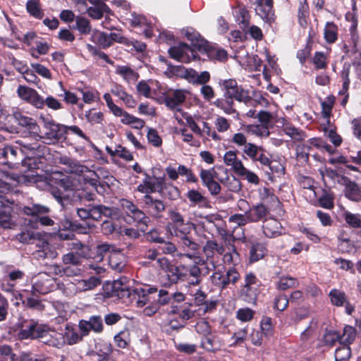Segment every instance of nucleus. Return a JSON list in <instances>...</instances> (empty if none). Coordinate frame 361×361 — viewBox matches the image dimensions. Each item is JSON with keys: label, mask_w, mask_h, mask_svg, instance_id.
Listing matches in <instances>:
<instances>
[{"label": "nucleus", "mask_w": 361, "mask_h": 361, "mask_svg": "<svg viewBox=\"0 0 361 361\" xmlns=\"http://www.w3.org/2000/svg\"><path fill=\"white\" fill-rule=\"evenodd\" d=\"M218 85L223 92V97L217 98L212 105L223 110L226 114L231 115L236 112L234 100L246 104L252 100L249 91L242 85H238L235 79H220Z\"/></svg>", "instance_id": "1"}, {"label": "nucleus", "mask_w": 361, "mask_h": 361, "mask_svg": "<svg viewBox=\"0 0 361 361\" xmlns=\"http://www.w3.org/2000/svg\"><path fill=\"white\" fill-rule=\"evenodd\" d=\"M20 148L13 146H6L0 151V158H4L3 164L8 165L9 168H14L20 164L19 160L23 163L25 159L29 161L43 157L49 149L44 145L37 142L26 143L23 141H18ZM35 164V161H33Z\"/></svg>", "instance_id": "2"}, {"label": "nucleus", "mask_w": 361, "mask_h": 361, "mask_svg": "<svg viewBox=\"0 0 361 361\" xmlns=\"http://www.w3.org/2000/svg\"><path fill=\"white\" fill-rule=\"evenodd\" d=\"M114 285L113 293L109 296L116 295L124 303L132 302L135 300L137 307H142L151 302L152 295L157 293L156 287L145 286L135 288L116 287Z\"/></svg>", "instance_id": "3"}, {"label": "nucleus", "mask_w": 361, "mask_h": 361, "mask_svg": "<svg viewBox=\"0 0 361 361\" xmlns=\"http://www.w3.org/2000/svg\"><path fill=\"white\" fill-rule=\"evenodd\" d=\"M47 189L55 200L64 207L70 200L69 192L74 190V183L68 176L57 173L48 179Z\"/></svg>", "instance_id": "4"}, {"label": "nucleus", "mask_w": 361, "mask_h": 361, "mask_svg": "<svg viewBox=\"0 0 361 361\" xmlns=\"http://www.w3.org/2000/svg\"><path fill=\"white\" fill-rule=\"evenodd\" d=\"M215 264L200 259L192 264L182 265V281L190 286H198L203 278L215 269Z\"/></svg>", "instance_id": "5"}, {"label": "nucleus", "mask_w": 361, "mask_h": 361, "mask_svg": "<svg viewBox=\"0 0 361 361\" xmlns=\"http://www.w3.org/2000/svg\"><path fill=\"white\" fill-rule=\"evenodd\" d=\"M42 123V130L37 138L45 140L48 145L63 141L67 138V128L66 125L56 123L51 118L40 116Z\"/></svg>", "instance_id": "6"}, {"label": "nucleus", "mask_w": 361, "mask_h": 361, "mask_svg": "<svg viewBox=\"0 0 361 361\" xmlns=\"http://www.w3.org/2000/svg\"><path fill=\"white\" fill-rule=\"evenodd\" d=\"M262 286V282L255 274L252 271L245 273L238 290L240 298L247 303L255 305L261 293Z\"/></svg>", "instance_id": "7"}, {"label": "nucleus", "mask_w": 361, "mask_h": 361, "mask_svg": "<svg viewBox=\"0 0 361 361\" xmlns=\"http://www.w3.org/2000/svg\"><path fill=\"white\" fill-rule=\"evenodd\" d=\"M195 229V224L190 221H184L176 226H171L170 231L172 235L179 239V243L184 250L195 253L200 245L192 237V231Z\"/></svg>", "instance_id": "8"}, {"label": "nucleus", "mask_w": 361, "mask_h": 361, "mask_svg": "<svg viewBox=\"0 0 361 361\" xmlns=\"http://www.w3.org/2000/svg\"><path fill=\"white\" fill-rule=\"evenodd\" d=\"M116 209L102 204L89 203L85 207L78 208V216L82 220L92 219L100 221L102 217H111L116 215Z\"/></svg>", "instance_id": "9"}, {"label": "nucleus", "mask_w": 361, "mask_h": 361, "mask_svg": "<svg viewBox=\"0 0 361 361\" xmlns=\"http://www.w3.org/2000/svg\"><path fill=\"white\" fill-rule=\"evenodd\" d=\"M12 187L5 182H0V226L10 228L11 220L12 204L14 201L10 200L6 192L11 191Z\"/></svg>", "instance_id": "10"}, {"label": "nucleus", "mask_w": 361, "mask_h": 361, "mask_svg": "<svg viewBox=\"0 0 361 361\" xmlns=\"http://www.w3.org/2000/svg\"><path fill=\"white\" fill-rule=\"evenodd\" d=\"M23 212L32 218V227L38 228V225L49 226L54 224V221L48 216L50 209L46 206L33 204L30 206H25Z\"/></svg>", "instance_id": "11"}, {"label": "nucleus", "mask_w": 361, "mask_h": 361, "mask_svg": "<svg viewBox=\"0 0 361 361\" xmlns=\"http://www.w3.org/2000/svg\"><path fill=\"white\" fill-rule=\"evenodd\" d=\"M230 142L242 150V157L252 161L262 150V146L247 142V137L243 133H234Z\"/></svg>", "instance_id": "12"}, {"label": "nucleus", "mask_w": 361, "mask_h": 361, "mask_svg": "<svg viewBox=\"0 0 361 361\" xmlns=\"http://www.w3.org/2000/svg\"><path fill=\"white\" fill-rule=\"evenodd\" d=\"M45 324L39 323L36 319H21L18 323V338L20 340H37Z\"/></svg>", "instance_id": "13"}, {"label": "nucleus", "mask_w": 361, "mask_h": 361, "mask_svg": "<svg viewBox=\"0 0 361 361\" xmlns=\"http://www.w3.org/2000/svg\"><path fill=\"white\" fill-rule=\"evenodd\" d=\"M189 91L185 89H169L162 97L163 103L171 111L181 112Z\"/></svg>", "instance_id": "14"}, {"label": "nucleus", "mask_w": 361, "mask_h": 361, "mask_svg": "<svg viewBox=\"0 0 361 361\" xmlns=\"http://www.w3.org/2000/svg\"><path fill=\"white\" fill-rule=\"evenodd\" d=\"M141 203L145 212L149 216L156 219L163 218V213L166 207L163 200L154 198L149 194H145L141 199Z\"/></svg>", "instance_id": "15"}, {"label": "nucleus", "mask_w": 361, "mask_h": 361, "mask_svg": "<svg viewBox=\"0 0 361 361\" xmlns=\"http://www.w3.org/2000/svg\"><path fill=\"white\" fill-rule=\"evenodd\" d=\"M158 262L167 279V281L164 282L165 286H171L172 284L182 281V265L176 266L165 257L158 258Z\"/></svg>", "instance_id": "16"}, {"label": "nucleus", "mask_w": 361, "mask_h": 361, "mask_svg": "<svg viewBox=\"0 0 361 361\" xmlns=\"http://www.w3.org/2000/svg\"><path fill=\"white\" fill-rule=\"evenodd\" d=\"M6 118L8 121H14L18 126L25 128L36 139L37 135H39L40 128L36 121L22 111H16L8 115Z\"/></svg>", "instance_id": "17"}, {"label": "nucleus", "mask_w": 361, "mask_h": 361, "mask_svg": "<svg viewBox=\"0 0 361 361\" xmlns=\"http://www.w3.org/2000/svg\"><path fill=\"white\" fill-rule=\"evenodd\" d=\"M44 327L37 340L49 347L62 348L64 345L63 334L58 332L54 329H51L48 324H45Z\"/></svg>", "instance_id": "18"}, {"label": "nucleus", "mask_w": 361, "mask_h": 361, "mask_svg": "<svg viewBox=\"0 0 361 361\" xmlns=\"http://www.w3.org/2000/svg\"><path fill=\"white\" fill-rule=\"evenodd\" d=\"M121 206L126 215L131 218L134 222L147 226L150 221L149 216L143 210L140 209L133 202L126 199H121Z\"/></svg>", "instance_id": "19"}, {"label": "nucleus", "mask_w": 361, "mask_h": 361, "mask_svg": "<svg viewBox=\"0 0 361 361\" xmlns=\"http://www.w3.org/2000/svg\"><path fill=\"white\" fill-rule=\"evenodd\" d=\"M55 279L47 273H39L32 279V290L45 295L54 290Z\"/></svg>", "instance_id": "20"}, {"label": "nucleus", "mask_w": 361, "mask_h": 361, "mask_svg": "<svg viewBox=\"0 0 361 361\" xmlns=\"http://www.w3.org/2000/svg\"><path fill=\"white\" fill-rule=\"evenodd\" d=\"M85 169L87 173L83 176L85 182L92 186L99 195H104L108 193L110 186L106 181L101 178L99 173H102V170L91 171L86 167Z\"/></svg>", "instance_id": "21"}, {"label": "nucleus", "mask_w": 361, "mask_h": 361, "mask_svg": "<svg viewBox=\"0 0 361 361\" xmlns=\"http://www.w3.org/2000/svg\"><path fill=\"white\" fill-rule=\"evenodd\" d=\"M64 267L59 269L60 273L72 276H76L80 272V269L77 267L81 264L82 258L78 253L68 252L62 257Z\"/></svg>", "instance_id": "22"}, {"label": "nucleus", "mask_w": 361, "mask_h": 361, "mask_svg": "<svg viewBox=\"0 0 361 361\" xmlns=\"http://www.w3.org/2000/svg\"><path fill=\"white\" fill-rule=\"evenodd\" d=\"M329 298L332 305L336 307H345V312L352 315L355 312V305L350 302L348 295L340 289L332 288L329 293Z\"/></svg>", "instance_id": "23"}, {"label": "nucleus", "mask_w": 361, "mask_h": 361, "mask_svg": "<svg viewBox=\"0 0 361 361\" xmlns=\"http://www.w3.org/2000/svg\"><path fill=\"white\" fill-rule=\"evenodd\" d=\"M255 11L265 23L271 25L276 20L274 0H257Z\"/></svg>", "instance_id": "24"}, {"label": "nucleus", "mask_w": 361, "mask_h": 361, "mask_svg": "<svg viewBox=\"0 0 361 361\" xmlns=\"http://www.w3.org/2000/svg\"><path fill=\"white\" fill-rule=\"evenodd\" d=\"M341 185L343 186V195L348 200L354 202H361V187L357 183L347 176Z\"/></svg>", "instance_id": "25"}, {"label": "nucleus", "mask_w": 361, "mask_h": 361, "mask_svg": "<svg viewBox=\"0 0 361 361\" xmlns=\"http://www.w3.org/2000/svg\"><path fill=\"white\" fill-rule=\"evenodd\" d=\"M208 224H213L216 227L217 233L224 241H228L231 238H235L233 233L230 232L226 228V222L221 219L220 215H208L205 216Z\"/></svg>", "instance_id": "26"}, {"label": "nucleus", "mask_w": 361, "mask_h": 361, "mask_svg": "<svg viewBox=\"0 0 361 361\" xmlns=\"http://www.w3.org/2000/svg\"><path fill=\"white\" fill-rule=\"evenodd\" d=\"M200 52L205 54L211 61L224 62L228 59V52L224 49L212 45L208 41L206 42Z\"/></svg>", "instance_id": "27"}, {"label": "nucleus", "mask_w": 361, "mask_h": 361, "mask_svg": "<svg viewBox=\"0 0 361 361\" xmlns=\"http://www.w3.org/2000/svg\"><path fill=\"white\" fill-rule=\"evenodd\" d=\"M282 226L280 221L273 217L265 219L263 221V233L267 238H276L282 234Z\"/></svg>", "instance_id": "28"}, {"label": "nucleus", "mask_w": 361, "mask_h": 361, "mask_svg": "<svg viewBox=\"0 0 361 361\" xmlns=\"http://www.w3.org/2000/svg\"><path fill=\"white\" fill-rule=\"evenodd\" d=\"M94 349L92 355H97L98 361H109L114 350L111 343L104 339H99L95 343Z\"/></svg>", "instance_id": "29"}, {"label": "nucleus", "mask_w": 361, "mask_h": 361, "mask_svg": "<svg viewBox=\"0 0 361 361\" xmlns=\"http://www.w3.org/2000/svg\"><path fill=\"white\" fill-rule=\"evenodd\" d=\"M202 251L206 257L204 261L208 262H212L215 264L214 261V254L216 253L219 255H223L225 252V247L222 244L218 243L216 240H208L203 246Z\"/></svg>", "instance_id": "30"}, {"label": "nucleus", "mask_w": 361, "mask_h": 361, "mask_svg": "<svg viewBox=\"0 0 361 361\" xmlns=\"http://www.w3.org/2000/svg\"><path fill=\"white\" fill-rule=\"evenodd\" d=\"M338 164H345L346 168L354 172L361 173V149L356 152L355 155L349 157L341 155L336 157Z\"/></svg>", "instance_id": "31"}, {"label": "nucleus", "mask_w": 361, "mask_h": 361, "mask_svg": "<svg viewBox=\"0 0 361 361\" xmlns=\"http://www.w3.org/2000/svg\"><path fill=\"white\" fill-rule=\"evenodd\" d=\"M233 15L240 27L246 30L249 27L250 15L245 5L238 4L233 8Z\"/></svg>", "instance_id": "32"}, {"label": "nucleus", "mask_w": 361, "mask_h": 361, "mask_svg": "<svg viewBox=\"0 0 361 361\" xmlns=\"http://www.w3.org/2000/svg\"><path fill=\"white\" fill-rule=\"evenodd\" d=\"M250 262L254 263L262 259L267 254L266 244L257 240H249Z\"/></svg>", "instance_id": "33"}, {"label": "nucleus", "mask_w": 361, "mask_h": 361, "mask_svg": "<svg viewBox=\"0 0 361 361\" xmlns=\"http://www.w3.org/2000/svg\"><path fill=\"white\" fill-rule=\"evenodd\" d=\"M269 209L262 203L257 204L246 211L249 222L255 223L262 220L269 214Z\"/></svg>", "instance_id": "34"}, {"label": "nucleus", "mask_w": 361, "mask_h": 361, "mask_svg": "<svg viewBox=\"0 0 361 361\" xmlns=\"http://www.w3.org/2000/svg\"><path fill=\"white\" fill-rule=\"evenodd\" d=\"M319 171L326 187H328V185L325 180V178H328L334 185L337 183L340 185H341L343 182L347 178L346 176L341 174L336 170L329 167H324L323 169H321Z\"/></svg>", "instance_id": "35"}, {"label": "nucleus", "mask_w": 361, "mask_h": 361, "mask_svg": "<svg viewBox=\"0 0 361 361\" xmlns=\"http://www.w3.org/2000/svg\"><path fill=\"white\" fill-rule=\"evenodd\" d=\"M117 216V212L116 215L112 216L111 217H106L107 219L104 220L100 226L101 233L104 235H110L114 234H118L121 233V226L119 225L117 220L114 219V217Z\"/></svg>", "instance_id": "36"}, {"label": "nucleus", "mask_w": 361, "mask_h": 361, "mask_svg": "<svg viewBox=\"0 0 361 361\" xmlns=\"http://www.w3.org/2000/svg\"><path fill=\"white\" fill-rule=\"evenodd\" d=\"M35 293L32 290L30 295H23L19 293L22 304L25 308L42 311L44 310V305L37 296H35Z\"/></svg>", "instance_id": "37"}, {"label": "nucleus", "mask_w": 361, "mask_h": 361, "mask_svg": "<svg viewBox=\"0 0 361 361\" xmlns=\"http://www.w3.org/2000/svg\"><path fill=\"white\" fill-rule=\"evenodd\" d=\"M343 218L350 228L357 230V235L361 237V214L345 210L343 213Z\"/></svg>", "instance_id": "38"}, {"label": "nucleus", "mask_w": 361, "mask_h": 361, "mask_svg": "<svg viewBox=\"0 0 361 361\" xmlns=\"http://www.w3.org/2000/svg\"><path fill=\"white\" fill-rule=\"evenodd\" d=\"M268 169V170H266L268 178L271 181L275 177H281L284 175L286 170L281 163L272 160L271 158L270 159V164L267 165L265 169Z\"/></svg>", "instance_id": "39"}, {"label": "nucleus", "mask_w": 361, "mask_h": 361, "mask_svg": "<svg viewBox=\"0 0 361 361\" xmlns=\"http://www.w3.org/2000/svg\"><path fill=\"white\" fill-rule=\"evenodd\" d=\"M63 336L64 338V345L67 343L69 345H73L78 343L83 339L80 333L78 332L77 329L69 325H66V331Z\"/></svg>", "instance_id": "40"}, {"label": "nucleus", "mask_w": 361, "mask_h": 361, "mask_svg": "<svg viewBox=\"0 0 361 361\" xmlns=\"http://www.w3.org/2000/svg\"><path fill=\"white\" fill-rule=\"evenodd\" d=\"M91 40L102 49H107L111 46L109 35L105 32L94 31L91 35Z\"/></svg>", "instance_id": "41"}, {"label": "nucleus", "mask_w": 361, "mask_h": 361, "mask_svg": "<svg viewBox=\"0 0 361 361\" xmlns=\"http://www.w3.org/2000/svg\"><path fill=\"white\" fill-rule=\"evenodd\" d=\"M115 73L121 75L127 82H135L139 78V74L127 66H117Z\"/></svg>", "instance_id": "42"}, {"label": "nucleus", "mask_w": 361, "mask_h": 361, "mask_svg": "<svg viewBox=\"0 0 361 361\" xmlns=\"http://www.w3.org/2000/svg\"><path fill=\"white\" fill-rule=\"evenodd\" d=\"M237 150H229L227 151L224 156V161L228 166H231L233 171L236 173L239 169L240 165H243V163L240 159L237 157Z\"/></svg>", "instance_id": "43"}, {"label": "nucleus", "mask_w": 361, "mask_h": 361, "mask_svg": "<svg viewBox=\"0 0 361 361\" xmlns=\"http://www.w3.org/2000/svg\"><path fill=\"white\" fill-rule=\"evenodd\" d=\"M121 117H122L121 119L122 123L131 125L133 128L140 130L145 126V122L144 120L137 118L124 110Z\"/></svg>", "instance_id": "44"}, {"label": "nucleus", "mask_w": 361, "mask_h": 361, "mask_svg": "<svg viewBox=\"0 0 361 361\" xmlns=\"http://www.w3.org/2000/svg\"><path fill=\"white\" fill-rule=\"evenodd\" d=\"M159 193L164 198L169 200H177L180 197V191L178 187L175 186L173 183H168L164 188L159 190Z\"/></svg>", "instance_id": "45"}, {"label": "nucleus", "mask_w": 361, "mask_h": 361, "mask_svg": "<svg viewBox=\"0 0 361 361\" xmlns=\"http://www.w3.org/2000/svg\"><path fill=\"white\" fill-rule=\"evenodd\" d=\"M313 46V39L310 35L307 37L305 46L297 51L296 57L299 60L301 65H304L310 57Z\"/></svg>", "instance_id": "46"}, {"label": "nucleus", "mask_w": 361, "mask_h": 361, "mask_svg": "<svg viewBox=\"0 0 361 361\" xmlns=\"http://www.w3.org/2000/svg\"><path fill=\"white\" fill-rule=\"evenodd\" d=\"M186 38L191 42V45L195 49L198 51L203 48V46L206 44L207 40L204 39L195 30H187L185 33Z\"/></svg>", "instance_id": "47"}, {"label": "nucleus", "mask_w": 361, "mask_h": 361, "mask_svg": "<svg viewBox=\"0 0 361 361\" xmlns=\"http://www.w3.org/2000/svg\"><path fill=\"white\" fill-rule=\"evenodd\" d=\"M188 50H190V46L185 42H181L178 46L171 47L168 53L171 59L181 61L185 51Z\"/></svg>", "instance_id": "48"}, {"label": "nucleus", "mask_w": 361, "mask_h": 361, "mask_svg": "<svg viewBox=\"0 0 361 361\" xmlns=\"http://www.w3.org/2000/svg\"><path fill=\"white\" fill-rule=\"evenodd\" d=\"M338 26L334 22H327L324 30V37L329 44L334 43L338 39Z\"/></svg>", "instance_id": "49"}, {"label": "nucleus", "mask_w": 361, "mask_h": 361, "mask_svg": "<svg viewBox=\"0 0 361 361\" xmlns=\"http://www.w3.org/2000/svg\"><path fill=\"white\" fill-rule=\"evenodd\" d=\"M66 128H67V133L68 131H71L73 134L78 136L79 137L85 140V141H87L88 143H90V146L92 147V148L99 154V155H101L102 154V151L92 142V141L91 140L90 137L89 136H87L83 131L78 126L76 125H73V126H66Z\"/></svg>", "instance_id": "50"}, {"label": "nucleus", "mask_w": 361, "mask_h": 361, "mask_svg": "<svg viewBox=\"0 0 361 361\" xmlns=\"http://www.w3.org/2000/svg\"><path fill=\"white\" fill-rule=\"evenodd\" d=\"M27 13L37 19H42L44 12L40 7L39 0H28L26 3Z\"/></svg>", "instance_id": "51"}, {"label": "nucleus", "mask_w": 361, "mask_h": 361, "mask_svg": "<svg viewBox=\"0 0 361 361\" xmlns=\"http://www.w3.org/2000/svg\"><path fill=\"white\" fill-rule=\"evenodd\" d=\"M87 12L91 18L98 20L103 17L104 13H109L110 8L106 4H99L89 7Z\"/></svg>", "instance_id": "52"}, {"label": "nucleus", "mask_w": 361, "mask_h": 361, "mask_svg": "<svg viewBox=\"0 0 361 361\" xmlns=\"http://www.w3.org/2000/svg\"><path fill=\"white\" fill-rule=\"evenodd\" d=\"M81 35H87L91 32V25L90 20L82 16H77L75 18V25L73 27Z\"/></svg>", "instance_id": "53"}, {"label": "nucleus", "mask_w": 361, "mask_h": 361, "mask_svg": "<svg viewBox=\"0 0 361 361\" xmlns=\"http://www.w3.org/2000/svg\"><path fill=\"white\" fill-rule=\"evenodd\" d=\"M240 274L235 267H230L225 271L226 289L230 284L235 286L240 280Z\"/></svg>", "instance_id": "54"}, {"label": "nucleus", "mask_w": 361, "mask_h": 361, "mask_svg": "<svg viewBox=\"0 0 361 361\" xmlns=\"http://www.w3.org/2000/svg\"><path fill=\"white\" fill-rule=\"evenodd\" d=\"M239 166L240 169L235 173L236 174L246 179L250 183L254 185H258L259 183V178L255 173L245 168L244 164Z\"/></svg>", "instance_id": "55"}, {"label": "nucleus", "mask_w": 361, "mask_h": 361, "mask_svg": "<svg viewBox=\"0 0 361 361\" xmlns=\"http://www.w3.org/2000/svg\"><path fill=\"white\" fill-rule=\"evenodd\" d=\"M356 336V329L351 326L347 325L343 329V334L341 335V343L349 345L355 341Z\"/></svg>", "instance_id": "56"}, {"label": "nucleus", "mask_w": 361, "mask_h": 361, "mask_svg": "<svg viewBox=\"0 0 361 361\" xmlns=\"http://www.w3.org/2000/svg\"><path fill=\"white\" fill-rule=\"evenodd\" d=\"M185 196L188 199L190 206H200L207 202V198L195 189L188 190Z\"/></svg>", "instance_id": "57"}, {"label": "nucleus", "mask_w": 361, "mask_h": 361, "mask_svg": "<svg viewBox=\"0 0 361 361\" xmlns=\"http://www.w3.org/2000/svg\"><path fill=\"white\" fill-rule=\"evenodd\" d=\"M216 175H217V173L214 168L210 169H202L200 172V177L202 185L206 188L209 187L215 180Z\"/></svg>", "instance_id": "58"}, {"label": "nucleus", "mask_w": 361, "mask_h": 361, "mask_svg": "<svg viewBox=\"0 0 361 361\" xmlns=\"http://www.w3.org/2000/svg\"><path fill=\"white\" fill-rule=\"evenodd\" d=\"M77 90L82 94V100L86 104H91L99 99V92L97 90H90V87H78Z\"/></svg>", "instance_id": "59"}, {"label": "nucleus", "mask_w": 361, "mask_h": 361, "mask_svg": "<svg viewBox=\"0 0 361 361\" xmlns=\"http://www.w3.org/2000/svg\"><path fill=\"white\" fill-rule=\"evenodd\" d=\"M336 361H348L351 356V348L348 345L340 343V346L335 351Z\"/></svg>", "instance_id": "60"}, {"label": "nucleus", "mask_w": 361, "mask_h": 361, "mask_svg": "<svg viewBox=\"0 0 361 361\" xmlns=\"http://www.w3.org/2000/svg\"><path fill=\"white\" fill-rule=\"evenodd\" d=\"M260 326L262 334L267 338H270L274 336V327L272 324V319L270 317H263L260 322Z\"/></svg>", "instance_id": "61"}, {"label": "nucleus", "mask_w": 361, "mask_h": 361, "mask_svg": "<svg viewBox=\"0 0 361 361\" xmlns=\"http://www.w3.org/2000/svg\"><path fill=\"white\" fill-rule=\"evenodd\" d=\"M114 341L120 348H126L130 342V332L128 331H121L114 337Z\"/></svg>", "instance_id": "62"}, {"label": "nucleus", "mask_w": 361, "mask_h": 361, "mask_svg": "<svg viewBox=\"0 0 361 361\" xmlns=\"http://www.w3.org/2000/svg\"><path fill=\"white\" fill-rule=\"evenodd\" d=\"M312 63L317 70L326 69L328 66L326 55L322 51H316L312 58Z\"/></svg>", "instance_id": "63"}, {"label": "nucleus", "mask_w": 361, "mask_h": 361, "mask_svg": "<svg viewBox=\"0 0 361 361\" xmlns=\"http://www.w3.org/2000/svg\"><path fill=\"white\" fill-rule=\"evenodd\" d=\"M18 361H51V358L44 354L34 355L31 352H22Z\"/></svg>", "instance_id": "64"}]
</instances>
